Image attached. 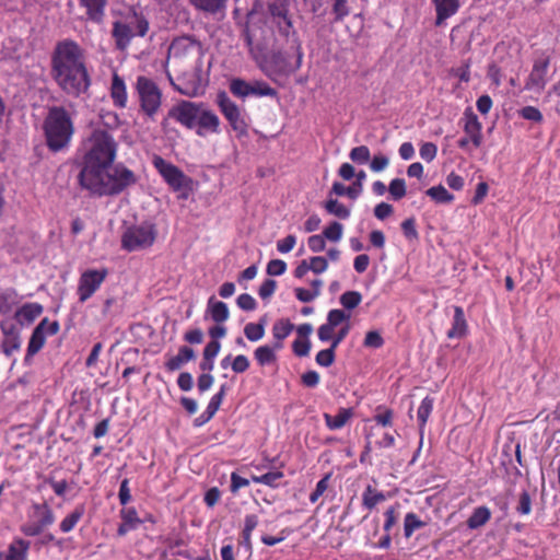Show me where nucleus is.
<instances>
[{
    "instance_id": "1",
    "label": "nucleus",
    "mask_w": 560,
    "mask_h": 560,
    "mask_svg": "<svg viewBox=\"0 0 560 560\" xmlns=\"http://www.w3.org/2000/svg\"><path fill=\"white\" fill-rule=\"evenodd\" d=\"M80 184L91 194L110 196L121 192L137 183L136 174L122 164H84L79 176Z\"/></svg>"
},
{
    "instance_id": "2",
    "label": "nucleus",
    "mask_w": 560,
    "mask_h": 560,
    "mask_svg": "<svg viewBox=\"0 0 560 560\" xmlns=\"http://www.w3.org/2000/svg\"><path fill=\"white\" fill-rule=\"evenodd\" d=\"M46 144L52 152L63 149L70 140V116L62 107H51L43 125Z\"/></svg>"
},
{
    "instance_id": "3",
    "label": "nucleus",
    "mask_w": 560,
    "mask_h": 560,
    "mask_svg": "<svg viewBox=\"0 0 560 560\" xmlns=\"http://www.w3.org/2000/svg\"><path fill=\"white\" fill-rule=\"evenodd\" d=\"M117 145L112 136L105 131H94L89 140V150L84 164L112 165L116 159Z\"/></svg>"
},
{
    "instance_id": "4",
    "label": "nucleus",
    "mask_w": 560,
    "mask_h": 560,
    "mask_svg": "<svg viewBox=\"0 0 560 560\" xmlns=\"http://www.w3.org/2000/svg\"><path fill=\"white\" fill-rule=\"evenodd\" d=\"M148 21L136 13L129 14L114 23L113 37L118 49H126L136 36H144L148 32Z\"/></svg>"
},
{
    "instance_id": "5",
    "label": "nucleus",
    "mask_w": 560,
    "mask_h": 560,
    "mask_svg": "<svg viewBox=\"0 0 560 560\" xmlns=\"http://www.w3.org/2000/svg\"><path fill=\"white\" fill-rule=\"evenodd\" d=\"M156 237L155 226L151 223H142L128 228L121 236V247L128 252L149 248Z\"/></svg>"
},
{
    "instance_id": "6",
    "label": "nucleus",
    "mask_w": 560,
    "mask_h": 560,
    "mask_svg": "<svg viewBox=\"0 0 560 560\" xmlns=\"http://www.w3.org/2000/svg\"><path fill=\"white\" fill-rule=\"evenodd\" d=\"M136 91L139 96L141 109L150 118L159 112L162 104V92L159 86L147 77H138Z\"/></svg>"
},
{
    "instance_id": "7",
    "label": "nucleus",
    "mask_w": 560,
    "mask_h": 560,
    "mask_svg": "<svg viewBox=\"0 0 560 560\" xmlns=\"http://www.w3.org/2000/svg\"><path fill=\"white\" fill-rule=\"evenodd\" d=\"M51 74L61 89L70 86V39H65L55 48L51 57Z\"/></svg>"
},
{
    "instance_id": "8",
    "label": "nucleus",
    "mask_w": 560,
    "mask_h": 560,
    "mask_svg": "<svg viewBox=\"0 0 560 560\" xmlns=\"http://www.w3.org/2000/svg\"><path fill=\"white\" fill-rule=\"evenodd\" d=\"M463 121L465 137L458 141V147L470 152V145L479 148L482 143V125L477 115L469 108L464 112Z\"/></svg>"
},
{
    "instance_id": "9",
    "label": "nucleus",
    "mask_w": 560,
    "mask_h": 560,
    "mask_svg": "<svg viewBox=\"0 0 560 560\" xmlns=\"http://www.w3.org/2000/svg\"><path fill=\"white\" fill-rule=\"evenodd\" d=\"M203 104L192 103L188 101H182L177 105L173 106L168 113L167 118L162 121V126L165 127L167 119L172 118L179 122L187 129H194L197 126V118Z\"/></svg>"
},
{
    "instance_id": "10",
    "label": "nucleus",
    "mask_w": 560,
    "mask_h": 560,
    "mask_svg": "<svg viewBox=\"0 0 560 560\" xmlns=\"http://www.w3.org/2000/svg\"><path fill=\"white\" fill-rule=\"evenodd\" d=\"M217 104L225 119L231 125L232 129L240 136L245 135L248 127L247 122L238 106L228 96L224 91L218 93Z\"/></svg>"
},
{
    "instance_id": "11",
    "label": "nucleus",
    "mask_w": 560,
    "mask_h": 560,
    "mask_svg": "<svg viewBox=\"0 0 560 560\" xmlns=\"http://www.w3.org/2000/svg\"><path fill=\"white\" fill-rule=\"evenodd\" d=\"M107 276L106 269H88L80 276L78 296L80 302L89 300L101 287Z\"/></svg>"
},
{
    "instance_id": "12",
    "label": "nucleus",
    "mask_w": 560,
    "mask_h": 560,
    "mask_svg": "<svg viewBox=\"0 0 560 560\" xmlns=\"http://www.w3.org/2000/svg\"><path fill=\"white\" fill-rule=\"evenodd\" d=\"M59 330V324L56 320L42 319V322L33 330L28 345L26 359L35 355L45 345L46 337L56 335Z\"/></svg>"
},
{
    "instance_id": "13",
    "label": "nucleus",
    "mask_w": 560,
    "mask_h": 560,
    "mask_svg": "<svg viewBox=\"0 0 560 560\" xmlns=\"http://www.w3.org/2000/svg\"><path fill=\"white\" fill-rule=\"evenodd\" d=\"M90 77L82 60L81 50L72 43V94H80L88 91Z\"/></svg>"
},
{
    "instance_id": "14",
    "label": "nucleus",
    "mask_w": 560,
    "mask_h": 560,
    "mask_svg": "<svg viewBox=\"0 0 560 560\" xmlns=\"http://www.w3.org/2000/svg\"><path fill=\"white\" fill-rule=\"evenodd\" d=\"M152 163L160 175L174 190H180L185 187L187 177L177 166L159 155H154Z\"/></svg>"
},
{
    "instance_id": "15",
    "label": "nucleus",
    "mask_w": 560,
    "mask_h": 560,
    "mask_svg": "<svg viewBox=\"0 0 560 560\" xmlns=\"http://www.w3.org/2000/svg\"><path fill=\"white\" fill-rule=\"evenodd\" d=\"M255 58L261 71L271 79L277 74L287 72L288 61L281 51L270 52L261 59Z\"/></svg>"
},
{
    "instance_id": "16",
    "label": "nucleus",
    "mask_w": 560,
    "mask_h": 560,
    "mask_svg": "<svg viewBox=\"0 0 560 560\" xmlns=\"http://www.w3.org/2000/svg\"><path fill=\"white\" fill-rule=\"evenodd\" d=\"M269 12L281 33L288 35L292 27V22L288 15L289 0H272L269 4Z\"/></svg>"
},
{
    "instance_id": "17",
    "label": "nucleus",
    "mask_w": 560,
    "mask_h": 560,
    "mask_svg": "<svg viewBox=\"0 0 560 560\" xmlns=\"http://www.w3.org/2000/svg\"><path fill=\"white\" fill-rule=\"evenodd\" d=\"M548 60H538L534 63L533 69L528 75L525 89L528 91L540 92L547 83Z\"/></svg>"
},
{
    "instance_id": "18",
    "label": "nucleus",
    "mask_w": 560,
    "mask_h": 560,
    "mask_svg": "<svg viewBox=\"0 0 560 560\" xmlns=\"http://www.w3.org/2000/svg\"><path fill=\"white\" fill-rule=\"evenodd\" d=\"M197 135L205 137L207 133H218L220 131L219 117L205 105H202L197 118Z\"/></svg>"
},
{
    "instance_id": "19",
    "label": "nucleus",
    "mask_w": 560,
    "mask_h": 560,
    "mask_svg": "<svg viewBox=\"0 0 560 560\" xmlns=\"http://www.w3.org/2000/svg\"><path fill=\"white\" fill-rule=\"evenodd\" d=\"M186 55H195L201 58L200 47L189 37L176 38L170 46L168 58H180Z\"/></svg>"
},
{
    "instance_id": "20",
    "label": "nucleus",
    "mask_w": 560,
    "mask_h": 560,
    "mask_svg": "<svg viewBox=\"0 0 560 560\" xmlns=\"http://www.w3.org/2000/svg\"><path fill=\"white\" fill-rule=\"evenodd\" d=\"M432 4L436 13L435 25L441 26L458 12L460 0H432Z\"/></svg>"
},
{
    "instance_id": "21",
    "label": "nucleus",
    "mask_w": 560,
    "mask_h": 560,
    "mask_svg": "<svg viewBox=\"0 0 560 560\" xmlns=\"http://www.w3.org/2000/svg\"><path fill=\"white\" fill-rule=\"evenodd\" d=\"M43 311V305L37 302L25 303L15 311L14 319L21 326L31 325L42 315Z\"/></svg>"
},
{
    "instance_id": "22",
    "label": "nucleus",
    "mask_w": 560,
    "mask_h": 560,
    "mask_svg": "<svg viewBox=\"0 0 560 560\" xmlns=\"http://www.w3.org/2000/svg\"><path fill=\"white\" fill-rule=\"evenodd\" d=\"M283 347L282 343L262 345L255 349L254 358L259 366H267L276 363L277 352Z\"/></svg>"
},
{
    "instance_id": "23",
    "label": "nucleus",
    "mask_w": 560,
    "mask_h": 560,
    "mask_svg": "<svg viewBox=\"0 0 560 560\" xmlns=\"http://www.w3.org/2000/svg\"><path fill=\"white\" fill-rule=\"evenodd\" d=\"M224 396H225V386L222 385L220 390L211 397L206 410L194 420V424L196 427H201V425L206 424L208 421H210L212 419V417L219 410Z\"/></svg>"
},
{
    "instance_id": "24",
    "label": "nucleus",
    "mask_w": 560,
    "mask_h": 560,
    "mask_svg": "<svg viewBox=\"0 0 560 560\" xmlns=\"http://www.w3.org/2000/svg\"><path fill=\"white\" fill-rule=\"evenodd\" d=\"M110 97L116 107L125 108L128 102L127 86L121 77L117 72L113 73L110 84Z\"/></svg>"
},
{
    "instance_id": "25",
    "label": "nucleus",
    "mask_w": 560,
    "mask_h": 560,
    "mask_svg": "<svg viewBox=\"0 0 560 560\" xmlns=\"http://www.w3.org/2000/svg\"><path fill=\"white\" fill-rule=\"evenodd\" d=\"M30 542L18 538L8 547L5 552L0 551V560H26Z\"/></svg>"
},
{
    "instance_id": "26",
    "label": "nucleus",
    "mask_w": 560,
    "mask_h": 560,
    "mask_svg": "<svg viewBox=\"0 0 560 560\" xmlns=\"http://www.w3.org/2000/svg\"><path fill=\"white\" fill-rule=\"evenodd\" d=\"M206 315L217 324H222L229 319L230 311L226 303L211 296L207 302Z\"/></svg>"
},
{
    "instance_id": "27",
    "label": "nucleus",
    "mask_w": 560,
    "mask_h": 560,
    "mask_svg": "<svg viewBox=\"0 0 560 560\" xmlns=\"http://www.w3.org/2000/svg\"><path fill=\"white\" fill-rule=\"evenodd\" d=\"M468 329L464 311L460 306H454L452 328L447 331L450 339H460L466 336Z\"/></svg>"
},
{
    "instance_id": "28",
    "label": "nucleus",
    "mask_w": 560,
    "mask_h": 560,
    "mask_svg": "<svg viewBox=\"0 0 560 560\" xmlns=\"http://www.w3.org/2000/svg\"><path fill=\"white\" fill-rule=\"evenodd\" d=\"M353 411L350 408H340L337 415L331 416L329 413L324 415V420L328 429L339 430L346 425V423L352 418Z\"/></svg>"
},
{
    "instance_id": "29",
    "label": "nucleus",
    "mask_w": 560,
    "mask_h": 560,
    "mask_svg": "<svg viewBox=\"0 0 560 560\" xmlns=\"http://www.w3.org/2000/svg\"><path fill=\"white\" fill-rule=\"evenodd\" d=\"M91 21L101 22L104 16L106 0H79Z\"/></svg>"
},
{
    "instance_id": "30",
    "label": "nucleus",
    "mask_w": 560,
    "mask_h": 560,
    "mask_svg": "<svg viewBox=\"0 0 560 560\" xmlns=\"http://www.w3.org/2000/svg\"><path fill=\"white\" fill-rule=\"evenodd\" d=\"M195 358V352L189 347H182L177 355L170 358L165 366L170 371H176L180 369L185 363L191 361Z\"/></svg>"
},
{
    "instance_id": "31",
    "label": "nucleus",
    "mask_w": 560,
    "mask_h": 560,
    "mask_svg": "<svg viewBox=\"0 0 560 560\" xmlns=\"http://www.w3.org/2000/svg\"><path fill=\"white\" fill-rule=\"evenodd\" d=\"M322 285L323 281L320 279H315L311 282V289H294L295 298L303 303L312 302L319 296Z\"/></svg>"
},
{
    "instance_id": "32",
    "label": "nucleus",
    "mask_w": 560,
    "mask_h": 560,
    "mask_svg": "<svg viewBox=\"0 0 560 560\" xmlns=\"http://www.w3.org/2000/svg\"><path fill=\"white\" fill-rule=\"evenodd\" d=\"M491 518V511L487 506L476 508L469 518L467 520V526L470 529H477L489 522Z\"/></svg>"
},
{
    "instance_id": "33",
    "label": "nucleus",
    "mask_w": 560,
    "mask_h": 560,
    "mask_svg": "<svg viewBox=\"0 0 560 560\" xmlns=\"http://www.w3.org/2000/svg\"><path fill=\"white\" fill-rule=\"evenodd\" d=\"M189 2L199 11L214 14L225 8L228 0H189Z\"/></svg>"
},
{
    "instance_id": "34",
    "label": "nucleus",
    "mask_w": 560,
    "mask_h": 560,
    "mask_svg": "<svg viewBox=\"0 0 560 560\" xmlns=\"http://www.w3.org/2000/svg\"><path fill=\"white\" fill-rule=\"evenodd\" d=\"M37 513L39 515V520L35 526H28L25 528L24 533L26 535H37L43 530L44 527L50 525L54 522L52 514L48 509H38Z\"/></svg>"
},
{
    "instance_id": "35",
    "label": "nucleus",
    "mask_w": 560,
    "mask_h": 560,
    "mask_svg": "<svg viewBox=\"0 0 560 560\" xmlns=\"http://www.w3.org/2000/svg\"><path fill=\"white\" fill-rule=\"evenodd\" d=\"M293 329L294 325L289 319L277 320L272 326V336L276 340L275 342L282 343V341L290 336Z\"/></svg>"
},
{
    "instance_id": "36",
    "label": "nucleus",
    "mask_w": 560,
    "mask_h": 560,
    "mask_svg": "<svg viewBox=\"0 0 560 560\" xmlns=\"http://www.w3.org/2000/svg\"><path fill=\"white\" fill-rule=\"evenodd\" d=\"M384 500V493L377 491L371 486H368L362 494L363 505L369 510L374 509L378 503L383 502Z\"/></svg>"
},
{
    "instance_id": "37",
    "label": "nucleus",
    "mask_w": 560,
    "mask_h": 560,
    "mask_svg": "<svg viewBox=\"0 0 560 560\" xmlns=\"http://www.w3.org/2000/svg\"><path fill=\"white\" fill-rule=\"evenodd\" d=\"M265 320H260L259 323H248L244 327V335L249 341L257 342L265 336Z\"/></svg>"
},
{
    "instance_id": "38",
    "label": "nucleus",
    "mask_w": 560,
    "mask_h": 560,
    "mask_svg": "<svg viewBox=\"0 0 560 560\" xmlns=\"http://www.w3.org/2000/svg\"><path fill=\"white\" fill-rule=\"evenodd\" d=\"M324 208L326 209V211L331 214V215H335L339 219H348L350 217V209L347 208L345 205H342L341 202H339L337 199H328L325 205H324Z\"/></svg>"
},
{
    "instance_id": "39",
    "label": "nucleus",
    "mask_w": 560,
    "mask_h": 560,
    "mask_svg": "<svg viewBox=\"0 0 560 560\" xmlns=\"http://www.w3.org/2000/svg\"><path fill=\"white\" fill-rule=\"evenodd\" d=\"M425 524L418 517L417 514L407 513L404 518V534L406 538H410L415 530L422 528Z\"/></svg>"
},
{
    "instance_id": "40",
    "label": "nucleus",
    "mask_w": 560,
    "mask_h": 560,
    "mask_svg": "<svg viewBox=\"0 0 560 560\" xmlns=\"http://www.w3.org/2000/svg\"><path fill=\"white\" fill-rule=\"evenodd\" d=\"M427 195L439 203H450L454 200V196L442 185L429 188Z\"/></svg>"
},
{
    "instance_id": "41",
    "label": "nucleus",
    "mask_w": 560,
    "mask_h": 560,
    "mask_svg": "<svg viewBox=\"0 0 560 560\" xmlns=\"http://www.w3.org/2000/svg\"><path fill=\"white\" fill-rule=\"evenodd\" d=\"M230 91L233 95L245 98L249 95H252V88L250 83L242 80V79H233L230 82Z\"/></svg>"
},
{
    "instance_id": "42",
    "label": "nucleus",
    "mask_w": 560,
    "mask_h": 560,
    "mask_svg": "<svg viewBox=\"0 0 560 560\" xmlns=\"http://www.w3.org/2000/svg\"><path fill=\"white\" fill-rule=\"evenodd\" d=\"M432 409H433V399H431L430 397L423 398L422 401L420 402V406L417 411V418H418L421 429L425 425V423L432 412Z\"/></svg>"
},
{
    "instance_id": "43",
    "label": "nucleus",
    "mask_w": 560,
    "mask_h": 560,
    "mask_svg": "<svg viewBox=\"0 0 560 560\" xmlns=\"http://www.w3.org/2000/svg\"><path fill=\"white\" fill-rule=\"evenodd\" d=\"M331 189L332 192L338 196L347 195L351 199H355L361 194L362 186L360 184H355L351 187H346L343 184L336 182Z\"/></svg>"
},
{
    "instance_id": "44",
    "label": "nucleus",
    "mask_w": 560,
    "mask_h": 560,
    "mask_svg": "<svg viewBox=\"0 0 560 560\" xmlns=\"http://www.w3.org/2000/svg\"><path fill=\"white\" fill-rule=\"evenodd\" d=\"M258 525V517L254 514L246 515L244 520V528H243V542L250 548V538L253 530Z\"/></svg>"
},
{
    "instance_id": "45",
    "label": "nucleus",
    "mask_w": 560,
    "mask_h": 560,
    "mask_svg": "<svg viewBox=\"0 0 560 560\" xmlns=\"http://www.w3.org/2000/svg\"><path fill=\"white\" fill-rule=\"evenodd\" d=\"M14 304V292L10 290H0V316L11 313Z\"/></svg>"
},
{
    "instance_id": "46",
    "label": "nucleus",
    "mask_w": 560,
    "mask_h": 560,
    "mask_svg": "<svg viewBox=\"0 0 560 560\" xmlns=\"http://www.w3.org/2000/svg\"><path fill=\"white\" fill-rule=\"evenodd\" d=\"M349 158L354 163L365 164L371 159V152H370V149L366 145H359V147L353 148L350 151Z\"/></svg>"
},
{
    "instance_id": "47",
    "label": "nucleus",
    "mask_w": 560,
    "mask_h": 560,
    "mask_svg": "<svg viewBox=\"0 0 560 560\" xmlns=\"http://www.w3.org/2000/svg\"><path fill=\"white\" fill-rule=\"evenodd\" d=\"M283 477L281 471H269L261 476H253L252 480L255 483H261L270 487H275L278 485V481Z\"/></svg>"
},
{
    "instance_id": "48",
    "label": "nucleus",
    "mask_w": 560,
    "mask_h": 560,
    "mask_svg": "<svg viewBox=\"0 0 560 560\" xmlns=\"http://www.w3.org/2000/svg\"><path fill=\"white\" fill-rule=\"evenodd\" d=\"M362 301V295L358 291H347L340 296V303L345 308L353 310Z\"/></svg>"
},
{
    "instance_id": "49",
    "label": "nucleus",
    "mask_w": 560,
    "mask_h": 560,
    "mask_svg": "<svg viewBox=\"0 0 560 560\" xmlns=\"http://www.w3.org/2000/svg\"><path fill=\"white\" fill-rule=\"evenodd\" d=\"M343 226L339 222L330 223L323 232L326 240L331 242H339L342 238Z\"/></svg>"
},
{
    "instance_id": "50",
    "label": "nucleus",
    "mask_w": 560,
    "mask_h": 560,
    "mask_svg": "<svg viewBox=\"0 0 560 560\" xmlns=\"http://www.w3.org/2000/svg\"><path fill=\"white\" fill-rule=\"evenodd\" d=\"M252 95L254 96H273L276 95V90L272 89L268 83L264 81H254L250 83Z\"/></svg>"
},
{
    "instance_id": "51",
    "label": "nucleus",
    "mask_w": 560,
    "mask_h": 560,
    "mask_svg": "<svg viewBox=\"0 0 560 560\" xmlns=\"http://www.w3.org/2000/svg\"><path fill=\"white\" fill-rule=\"evenodd\" d=\"M393 199L399 200L406 195V183L402 178H394L388 186Z\"/></svg>"
},
{
    "instance_id": "52",
    "label": "nucleus",
    "mask_w": 560,
    "mask_h": 560,
    "mask_svg": "<svg viewBox=\"0 0 560 560\" xmlns=\"http://www.w3.org/2000/svg\"><path fill=\"white\" fill-rule=\"evenodd\" d=\"M349 318H350V315L346 314L343 311L331 310V311H329V313L327 315V323L330 326L336 328L341 324L345 325L346 323H348Z\"/></svg>"
},
{
    "instance_id": "53",
    "label": "nucleus",
    "mask_w": 560,
    "mask_h": 560,
    "mask_svg": "<svg viewBox=\"0 0 560 560\" xmlns=\"http://www.w3.org/2000/svg\"><path fill=\"white\" fill-rule=\"evenodd\" d=\"M316 363L320 366L328 368L335 361V348L330 346V348L320 350L316 354Z\"/></svg>"
},
{
    "instance_id": "54",
    "label": "nucleus",
    "mask_w": 560,
    "mask_h": 560,
    "mask_svg": "<svg viewBox=\"0 0 560 560\" xmlns=\"http://www.w3.org/2000/svg\"><path fill=\"white\" fill-rule=\"evenodd\" d=\"M311 265V271L320 275L324 273L328 269V260L323 256H313L308 258Z\"/></svg>"
},
{
    "instance_id": "55",
    "label": "nucleus",
    "mask_w": 560,
    "mask_h": 560,
    "mask_svg": "<svg viewBox=\"0 0 560 560\" xmlns=\"http://www.w3.org/2000/svg\"><path fill=\"white\" fill-rule=\"evenodd\" d=\"M21 346L20 336L18 337H4L1 343L2 351L5 355L10 357Z\"/></svg>"
},
{
    "instance_id": "56",
    "label": "nucleus",
    "mask_w": 560,
    "mask_h": 560,
    "mask_svg": "<svg viewBox=\"0 0 560 560\" xmlns=\"http://www.w3.org/2000/svg\"><path fill=\"white\" fill-rule=\"evenodd\" d=\"M438 153V147L432 142H424L421 144L419 154L425 162H432Z\"/></svg>"
},
{
    "instance_id": "57",
    "label": "nucleus",
    "mask_w": 560,
    "mask_h": 560,
    "mask_svg": "<svg viewBox=\"0 0 560 560\" xmlns=\"http://www.w3.org/2000/svg\"><path fill=\"white\" fill-rule=\"evenodd\" d=\"M292 348L293 352L298 357H306L310 353L311 349L310 339L296 337V339L293 341Z\"/></svg>"
},
{
    "instance_id": "58",
    "label": "nucleus",
    "mask_w": 560,
    "mask_h": 560,
    "mask_svg": "<svg viewBox=\"0 0 560 560\" xmlns=\"http://www.w3.org/2000/svg\"><path fill=\"white\" fill-rule=\"evenodd\" d=\"M287 270V264L282 259H272L268 262L266 271L269 276H281Z\"/></svg>"
},
{
    "instance_id": "59",
    "label": "nucleus",
    "mask_w": 560,
    "mask_h": 560,
    "mask_svg": "<svg viewBox=\"0 0 560 560\" xmlns=\"http://www.w3.org/2000/svg\"><path fill=\"white\" fill-rule=\"evenodd\" d=\"M15 319L7 318L1 320L0 329L4 337H18L20 336L19 328L14 323Z\"/></svg>"
},
{
    "instance_id": "60",
    "label": "nucleus",
    "mask_w": 560,
    "mask_h": 560,
    "mask_svg": "<svg viewBox=\"0 0 560 560\" xmlns=\"http://www.w3.org/2000/svg\"><path fill=\"white\" fill-rule=\"evenodd\" d=\"M384 516H385L384 530L386 533H388L392 529V527L397 523V521L399 518V513L397 511V508L396 506H389L385 511Z\"/></svg>"
},
{
    "instance_id": "61",
    "label": "nucleus",
    "mask_w": 560,
    "mask_h": 560,
    "mask_svg": "<svg viewBox=\"0 0 560 560\" xmlns=\"http://www.w3.org/2000/svg\"><path fill=\"white\" fill-rule=\"evenodd\" d=\"M236 304L243 311H254L257 307L256 300L248 293L238 295Z\"/></svg>"
},
{
    "instance_id": "62",
    "label": "nucleus",
    "mask_w": 560,
    "mask_h": 560,
    "mask_svg": "<svg viewBox=\"0 0 560 560\" xmlns=\"http://www.w3.org/2000/svg\"><path fill=\"white\" fill-rule=\"evenodd\" d=\"M296 244V236L295 235H288L282 240H279L277 242V250L281 254H288L291 252Z\"/></svg>"
},
{
    "instance_id": "63",
    "label": "nucleus",
    "mask_w": 560,
    "mask_h": 560,
    "mask_svg": "<svg viewBox=\"0 0 560 560\" xmlns=\"http://www.w3.org/2000/svg\"><path fill=\"white\" fill-rule=\"evenodd\" d=\"M520 115L530 121L540 122L542 120V115L540 110L534 106H525L521 109Z\"/></svg>"
},
{
    "instance_id": "64",
    "label": "nucleus",
    "mask_w": 560,
    "mask_h": 560,
    "mask_svg": "<svg viewBox=\"0 0 560 560\" xmlns=\"http://www.w3.org/2000/svg\"><path fill=\"white\" fill-rule=\"evenodd\" d=\"M389 164V159L383 154L374 155L370 163V168L374 173L383 172Z\"/></svg>"
}]
</instances>
